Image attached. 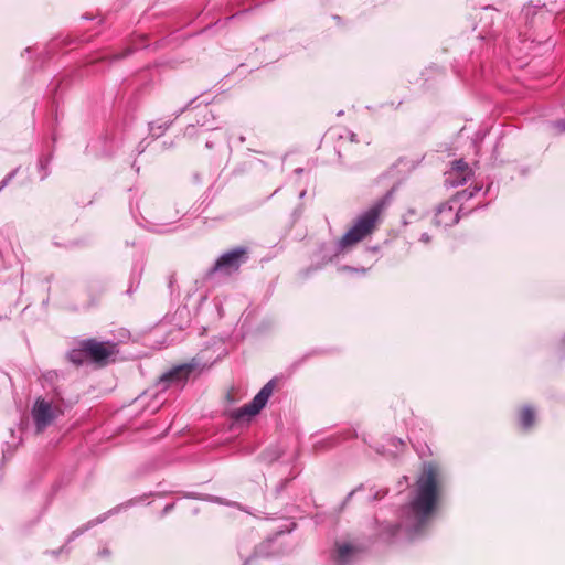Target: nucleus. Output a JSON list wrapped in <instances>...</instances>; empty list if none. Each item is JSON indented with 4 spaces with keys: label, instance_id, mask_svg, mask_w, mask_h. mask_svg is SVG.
I'll return each instance as SVG.
<instances>
[{
    "label": "nucleus",
    "instance_id": "obj_14",
    "mask_svg": "<svg viewBox=\"0 0 565 565\" xmlns=\"http://www.w3.org/2000/svg\"><path fill=\"white\" fill-rule=\"evenodd\" d=\"M170 124L164 122H150L149 130L153 138H159L168 128Z\"/></svg>",
    "mask_w": 565,
    "mask_h": 565
},
{
    "label": "nucleus",
    "instance_id": "obj_4",
    "mask_svg": "<svg viewBox=\"0 0 565 565\" xmlns=\"http://www.w3.org/2000/svg\"><path fill=\"white\" fill-rule=\"evenodd\" d=\"M60 399L62 397L58 392H55L51 398L38 397L35 399L31 414L38 431H43L62 414Z\"/></svg>",
    "mask_w": 565,
    "mask_h": 565
},
{
    "label": "nucleus",
    "instance_id": "obj_28",
    "mask_svg": "<svg viewBox=\"0 0 565 565\" xmlns=\"http://www.w3.org/2000/svg\"><path fill=\"white\" fill-rule=\"evenodd\" d=\"M7 186V182L1 180L0 181V192Z\"/></svg>",
    "mask_w": 565,
    "mask_h": 565
},
{
    "label": "nucleus",
    "instance_id": "obj_27",
    "mask_svg": "<svg viewBox=\"0 0 565 565\" xmlns=\"http://www.w3.org/2000/svg\"><path fill=\"white\" fill-rule=\"evenodd\" d=\"M344 269L350 270V271H359V269L351 268V267H344ZM360 271L364 274L365 269H360Z\"/></svg>",
    "mask_w": 565,
    "mask_h": 565
},
{
    "label": "nucleus",
    "instance_id": "obj_31",
    "mask_svg": "<svg viewBox=\"0 0 565 565\" xmlns=\"http://www.w3.org/2000/svg\"><path fill=\"white\" fill-rule=\"evenodd\" d=\"M302 172H303V169H302V168H297V169L295 170V173H297V174H300V173H302Z\"/></svg>",
    "mask_w": 565,
    "mask_h": 565
},
{
    "label": "nucleus",
    "instance_id": "obj_21",
    "mask_svg": "<svg viewBox=\"0 0 565 565\" xmlns=\"http://www.w3.org/2000/svg\"><path fill=\"white\" fill-rule=\"evenodd\" d=\"M420 242H423L425 244L429 243L430 242V236L427 233H423L420 235Z\"/></svg>",
    "mask_w": 565,
    "mask_h": 565
},
{
    "label": "nucleus",
    "instance_id": "obj_20",
    "mask_svg": "<svg viewBox=\"0 0 565 565\" xmlns=\"http://www.w3.org/2000/svg\"><path fill=\"white\" fill-rule=\"evenodd\" d=\"M386 494V491L384 490H379L374 493V495L372 497L373 500H379V499H382L384 495Z\"/></svg>",
    "mask_w": 565,
    "mask_h": 565
},
{
    "label": "nucleus",
    "instance_id": "obj_19",
    "mask_svg": "<svg viewBox=\"0 0 565 565\" xmlns=\"http://www.w3.org/2000/svg\"><path fill=\"white\" fill-rule=\"evenodd\" d=\"M195 127L193 125H189L185 128V136L192 137L194 135Z\"/></svg>",
    "mask_w": 565,
    "mask_h": 565
},
{
    "label": "nucleus",
    "instance_id": "obj_8",
    "mask_svg": "<svg viewBox=\"0 0 565 565\" xmlns=\"http://www.w3.org/2000/svg\"><path fill=\"white\" fill-rule=\"evenodd\" d=\"M82 348L86 352V356L95 362L105 361L116 352L115 343L99 342L95 339L83 340Z\"/></svg>",
    "mask_w": 565,
    "mask_h": 565
},
{
    "label": "nucleus",
    "instance_id": "obj_32",
    "mask_svg": "<svg viewBox=\"0 0 565 565\" xmlns=\"http://www.w3.org/2000/svg\"><path fill=\"white\" fill-rule=\"evenodd\" d=\"M305 195H306V191L303 190L300 192L299 196H300V199H302Z\"/></svg>",
    "mask_w": 565,
    "mask_h": 565
},
{
    "label": "nucleus",
    "instance_id": "obj_24",
    "mask_svg": "<svg viewBox=\"0 0 565 565\" xmlns=\"http://www.w3.org/2000/svg\"><path fill=\"white\" fill-rule=\"evenodd\" d=\"M63 552L68 553V550L66 548V545L61 547L58 551H53L52 554L53 555H57V554L63 553Z\"/></svg>",
    "mask_w": 565,
    "mask_h": 565
},
{
    "label": "nucleus",
    "instance_id": "obj_18",
    "mask_svg": "<svg viewBox=\"0 0 565 565\" xmlns=\"http://www.w3.org/2000/svg\"><path fill=\"white\" fill-rule=\"evenodd\" d=\"M110 555V551L108 547H103L102 550H99L98 552V556L104 558V557H108Z\"/></svg>",
    "mask_w": 565,
    "mask_h": 565
},
{
    "label": "nucleus",
    "instance_id": "obj_34",
    "mask_svg": "<svg viewBox=\"0 0 565 565\" xmlns=\"http://www.w3.org/2000/svg\"><path fill=\"white\" fill-rule=\"evenodd\" d=\"M354 494V491L350 492L348 495V499L351 498Z\"/></svg>",
    "mask_w": 565,
    "mask_h": 565
},
{
    "label": "nucleus",
    "instance_id": "obj_11",
    "mask_svg": "<svg viewBox=\"0 0 565 565\" xmlns=\"http://www.w3.org/2000/svg\"><path fill=\"white\" fill-rule=\"evenodd\" d=\"M106 519L105 515L103 516H98L89 522H87L85 525L74 530L71 535L68 536L67 541H66V545L68 543H71L72 541H74L75 539L79 537L82 534H84L86 531H88L89 529H92L93 526H95L96 524L98 523H102L104 520Z\"/></svg>",
    "mask_w": 565,
    "mask_h": 565
},
{
    "label": "nucleus",
    "instance_id": "obj_7",
    "mask_svg": "<svg viewBox=\"0 0 565 565\" xmlns=\"http://www.w3.org/2000/svg\"><path fill=\"white\" fill-rule=\"evenodd\" d=\"M275 386V380L268 381L248 404L234 411L233 417L236 420H242L257 415L266 406L269 397L273 395Z\"/></svg>",
    "mask_w": 565,
    "mask_h": 565
},
{
    "label": "nucleus",
    "instance_id": "obj_15",
    "mask_svg": "<svg viewBox=\"0 0 565 565\" xmlns=\"http://www.w3.org/2000/svg\"><path fill=\"white\" fill-rule=\"evenodd\" d=\"M49 164H50V158L41 157L39 159V170L41 172V180H44L49 177Z\"/></svg>",
    "mask_w": 565,
    "mask_h": 565
},
{
    "label": "nucleus",
    "instance_id": "obj_10",
    "mask_svg": "<svg viewBox=\"0 0 565 565\" xmlns=\"http://www.w3.org/2000/svg\"><path fill=\"white\" fill-rule=\"evenodd\" d=\"M471 175V170L467 162L462 159L456 160L451 170L447 174L446 181L449 182L452 186H458L467 182V180Z\"/></svg>",
    "mask_w": 565,
    "mask_h": 565
},
{
    "label": "nucleus",
    "instance_id": "obj_9",
    "mask_svg": "<svg viewBox=\"0 0 565 565\" xmlns=\"http://www.w3.org/2000/svg\"><path fill=\"white\" fill-rule=\"evenodd\" d=\"M356 557V550L348 543H337L331 555L330 565H351Z\"/></svg>",
    "mask_w": 565,
    "mask_h": 565
},
{
    "label": "nucleus",
    "instance_id": "obj_13",
    "mask_svg": "<svg viewBox=\"0 0 565 565\" xmlns=\"http://www.w3.org/2000/svg\"><path fill=\"white\" fill-rule=\"evenodd\" d=\"M68 358L74 364L81 365L84 363L85 358H87V356H86V352L82 348V341L79 342L78 349H73L70 351Z\"/></svg>",
    "mask_w": 565,
    "mask_h": 565
},
{
    "label": "nucleus",
    "instance_id": "obj_29",
    "mask_svg": "<svg viewBox=\"0 0 565 565\" xmlns=\"http://www.w3.org/2000/svg\"><path fill=\"white\" fill-rule=\"evenodd\" d=\"M173 508V504H168L166 505L163 512L167 513L168 511H170L171 509Z\"/></svg>",
    "mask_w": 565,
    "mask_h": 565
},
{
    "label": "nucleus",
    "instance_id": "obj_26",
    "mask_svg": "<svg viewBox=\"0 0 565 565\" xmlns=\"http://www.w3.org/2000/svg\"><path fill=\"white\" fill-rule=\"evenodd\" d=\"M200 126H201V127H205V129H204L205 131H209V130H213V129H214V127H212V126H207L205 121L201 122V124H200Z\"/></svg>",
    "mask_w": 565,
    "mask_h": 565
},
{
    "label": "nucleus",
    "instance_id": "obj_16",
    "mask_svg": "<svg viewBox=\"0 0 565 565\" xmlns=\"http://www.w3.org/2000/svg\"><path fill=\"white\" fill-rule=\"evenodd\" d=\"M20 170V167H17L15 169H13L12 171H10L6 178L3 179V181L7 182V185L15 178V175L18 174Z\"/></svg>",
    "mask_w": 565,
    "mask_h": 565
},
{
    "label": "nucleus",
    "instance_id": "obj_2",
    "mask_svg": "<svg viewBox=\"0 0 565 565\" xmlns=\"http://www.w3.org/2000/svg\"><path fill=\"white\" fill-rule=\"evenodd\" d=\"M393 199V190L386 192L383 196L375 200L365 211L355 220L352 227L342 236L338 243V249L342 250L363 241L370 235L376 226L381 214L388 207Z\"/></svg>",
    "mask_w": 565,
    "mask_h": 565
},
{
    "label": "nucleus",
    "instance_id": "obj_1",
    "mask_svg": "<svg viewBox=\"0 0 565 565\" xmlns=\"http://www.w3.org/2000/svg\"><path fill=\"white\" fill-rule=\"evenodd\" d=\"M443 494L440 469L435 462H425L409 492L408 502L401 508L398 522L383 525L386 539L420 536L435 514Z\"/></svg>",
    "mask_w": 565,
    "mask_h": 565
},
{
    "label": "nucleus",
    "instance_id": "obj_17",
    "mask_svg": "<svg viewBox=\"0 0 565 565\" xmlns=\"http://www.w3.org/2000/svg\"><path fill=\"white\" fill-rule=\"evenodd\" d=\"M553 127L555 129H557L559 132H564L565 131V119L554 121Z\"/></svg>",
    "mask_w": 565,
    "mask_h": 565
},
{
    "label": "nucleus",
    "instance_id": "obj_33",
    "mask_svg": "<svg viewBox=\"0 0 565 565\" xmlns=\"http://www.w3.org/2000/svg\"><path fill=\"white\" fill-rule=\"evenodd\" d=\"M326 444H327L328 447L332 445L329 439H326Z\"/></svg>",
    "mask_w": 565,
    "mask_h": 565
},
{
    "label": "nucleus",
    "instance_id": "obj_5",
    "mask_svg": "<svg viewBox=\"0 0 565 565\" xmlns=\"http://www.w3.org/2000/svg\"><path fill=\"white\" fill-rule=\"evenodd\" d=\"M206 365L207 363L202 364L201 359L195 356L191 362L177 365L163 373L157 383V387L160 391H164L171 386L180 388L195 369L200 366L204 367Z\"/></svg>",
    "mask_w": 565,
    "mask_h": 565
},
{
    "label": "nucleus",
    "instance_id": "obj_3",
    "mask_svg": "<svg viewBox=\"0 0 565 565\" xmlns=\"http://www.w3.org/2000/svg\"><path fill=\"white\" fill-rule=\"evenodd\" d=\"M481 186L475 185L472 189H465L457 192L451 199L439 204L434 216L436 226L448 227L458 223L463 204L472 199Z\"/></svg>",
    "mask_w": 565,
    "mask_h": 565
},
{
    "label": "nucleus",
    "instance_id": "obj_6",
    "mask_svg": "<svg viewBox=\"0 0 565 565\" xmlns=\"http://www.w3.org/2000/svg\"><path fill=\"white\" fill-rule=\"evenodd\" d=\"M249 259L247 247H235L228 252L223 253L210 269V274L232 275L246 264Z\"/></svg>",
    "mask_w": 565,
    "mask_h": 565
},
{
    "label": "nucleus",
    "instance_id": "obj_35",
    "mask_svg": "<svg viewBox=\"0 0 565 565\" xmlns=\"http://www.w3.org/2000/svg\"><path fill=\"white\" fill-rule=\"evenodd\" d=\"M158 225L159 226H164V225H168V223H159Z\"/></svg>",
    "mask_w": 565,
    "mask_h": 565
},
{
    "label": "nucleus",
    "instance_id": "obj_23",
    "mask_svg": "<svg viewBox=\"0 0 565 565\" xmlns=\"http://www.w3.org/2000/svg\"><path fill=\"white\" fill-rule=\"evenodd\" d=\"M194 100H195V99L190 100V102L188 103V105H185L183 108H181V109H180V111L177 114V117H178L180 114H182L186 108H189V107H190V105L194 103Z\"/></svg>",
    "mask_w": 565,
    "mask_h": 565
},
{
    "label": "nucleus",
    "instance_id": "obj_30",
    "mask_svg": "<svg viewBox=\"0 0 565 565\" xmlns=\"http://www.w3.org/2000/svg\"><path fill=\"white\" fill-rule=\"evenodd\" d=\"M205 147H206V148H209V149H211V148H213V143H212L211 141H209V140H207V141L205 142Z\"/></svg>",
    "mask_w": 565,
    "mask_h": 565
},
{
    "label": "nucleus",
    "instance_id": "obj_22",
    "mask_svg": "<svg viewBox=\"0 0 565 565\" xmlns=\"http://www.w3.org/2000/svg\"><path fill=\"white\" fill-rule=\"evenodd\" d=\"M287 482H288V479L282 480V481L280 482V484L277 487V492L282 491V490H284V488L286 487Z\"/></svg>",
    "mask_w": 565,
    "mask_h": 565
},
{
    "label": "nucleus",
    "instance_id": "obj_12",
    "mask_svg": "<svg viewBox=\"0 0 565 565\" xmlns=\"http://www.w3.org/2000/svg\"><path fill=\"white\" fill-rule=\"evenodd\" d=\"M535 420L534 411L530 406H525L520 412L519 422L523 429H529L533 426Z\"/></svg>",
    "mask_w": 565,
    "mask_h": 565
},
{
    "label": "nucleus",
    "instance_id": "obj_25",
    "mask_svg": "<svg viewBox=\"0 0 565 565\" xmlns=\"http://www.w3.org/2000/svg\"><path fill=\"white\" fill-rule=\"evenodd\" d=\"M260 554H262L260 550H257V551H256V553H255V556H253V557L248 558V559L245 562V564H244V565H248V564H249V563H250V562H252V561H253L257 555H260Z\"/></svg>",
    "mask_w": 565,
    "mask_h": 565
}]
</instances>
